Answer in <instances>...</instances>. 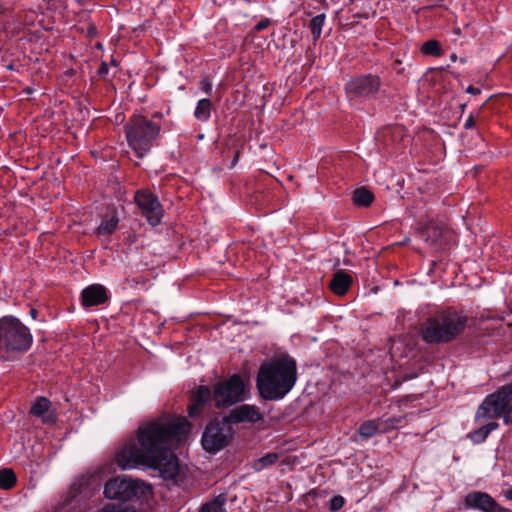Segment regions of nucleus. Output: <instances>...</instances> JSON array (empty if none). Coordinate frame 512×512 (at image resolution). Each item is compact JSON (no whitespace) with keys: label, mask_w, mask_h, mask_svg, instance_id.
I'll return each mask as SVG.
<instances>
[{"label":"nucleus","mask_w":512,"mask_h":512,"mask_svg":"<svg viewBox=\"0 0 512 512\" xmlns=\"http://www.w3.org/2000/svg\"><path fill=\"white\" fill-rule=\"evenodd\" d=\"M191 424L185 417L160 416L140 423L136 437L128 439L117 451L114 461L122 470L140 466L158 470L164 478L178 474L176 456L170 451L174 440L190 432Z\"/></svg>","instance_id":"f257e3e1"},{"label":"nucleus","mask_w":512,"mask_h":512,"mask_svg":"<svg viewBox=\"0 0 512 512\" xmlns=\"http://www.w3.org/2000/svg\"><path fill=\"white\" fill-rule=\"evenodd\" d=\"M296 381V360L283 354L260 365L256 377V387L262 399L278 401L293 389Z\"/></svg>","instance_id":"f03ea898"},{"label":"nucleus","mask_w":512,"mask_h":512,"mask_svg":"<svg viewBox=\"0 0 512 512\" xmlns=\"http://www.w3.org/2000/svg\"><path fill=\"white\" fill-rule=\"evenodd\" d=\"M248 389L242 377L234 374L224 381L214 385L213 395L207 386H199L191 396L188 407L190 417H197L204 413L213 399L217 408L230 407L247 398Z\"/></svg>","instance_id":"7ed1b4c3"},{"label":"nucleus","mask_w":512,"mask_h":512,"mask_svg":"<svg viewBox=\"0 0 512 512\" xmlns=\"http://www.w3.org/2000/svg\"><path fill=\"white\" fill-rule=\"evenodd\" d=\"M467 316L455 309H446L429 317L423 324L420 335L427 344H443L456 339L465 330Z\"/></svg>","instance_id":"20e7f679"},{"label":"nucleus","mask_w":512,"mask_h":512,"mask_svg":"<svg viewBox=\"0 0 512 512\" xmlns=\"http://www.w3.org/2000/svg\"><path fill=\"white\" fill-rule=\"evenodd\" d=\"M33 343L30 329L14 316L0 318V358L14 361L26 353Z\"/></svg>","instance_id":"39448f33"},{"label":"nucleus","mask_w":512,"mask_h":512,"mask_svg":"<svg viewBox=\"0 0 512 512\" xmlns=\"http://www.w3.org/2000/svg\"><path fill=\"white\" fill-rule=\"evenodd\" d=\"M126 138L129 145L143 157L150 149L151 142L157 138L160 126L143 116H134L125 125Z\"/></svg>","instance_id":"423d86ee"},{"label":"nucleus","mask_w":512,"mask_h":512,"mask_svg":"<svg viewBox=\"0 0 512 512\" xmlns=\"http://www.w3.org/2000/svg\"><path fill=\"white\" fill-rule=\"evenodd\" d=\"M150 490V486L141 480L116 477L105 484L104 495L109 499L125 502L145 497Z\"/></svg>","instance_id":"0eeeda50"},{"label":"nucleus","mask_w":512,"mask_h":512,"mask_svg":"<svg viewBox=\"0 0 512 512\" xmlns=\"http://www.w3.org/2000/svg\"><path fill=\"white\" fill-rule=\"evenodd\" d=\"M511 398L512 382L502 386L485 398L476 412L475 420L498 418L510 404Z\"/></svg>","instance_id":"6e6552de"},{"label":"nucleus","mask_w":512,"mask_h":512,"mask_svg":"<svg viewBox=\"0 0 512 512\" xmlns=\"http://www.w3.org/2000/svg\"><path fill=\"white\" fill-rule=\"evenodd\" d=\"M228 424L223 420L222 423L212 422L206 426L201 438L205 451L215 454L228 445L232 437V431Z\"/></svg>","instance_id":"1a4fd4ad"},{"label":"nucleus","mask_w":512,"mask_h":512,"mask_svg":"<svg viewBox=\"0 0 512 512\" xmlns=\"http://www.w3.org/2000/svg\"><path fill=\"white\" fill-rule=\"evenodd\" d=\"M135 203L151 226H157L161 223L164 210L158 197L148 189H141L135 193Z\"/></svg>","instance_id":"9d476101"},{"label":"nucleus","mask_w":512,"mask_h":512,"mask_svg":"<svg viewBox=\"0 0 512 512\" xmlns=\"http://www.w3.org/2000/svg\"><path fill=\"white\" fill-rule=\"evenodd\" d=\"M381 86L380 78L376 75L368 74L355 77L345 85V91L352 99L367 98L375 95Z\"/></svg>","instance_id":"9b49d317"},{"label":"nucleus","mask_w":512,"mask_h":512,"mask_svg":"<svg viewBox=\"0 0 512 512\" xmlns=\"http://www.w3.org/2000/svg\"><path fill=\"white\" fill-rule=\"evenodd\" d=\"M464 510H477L481 512H510L502 507L490 494L481 491H472L465 495Z\"/></svg>","instance_id":"f8f14e48"},{"label":"nucleus","mask_w":512,"mask_h":512,"mask_svg":"<svg viewBox=\"0 0 512 512\" xmlns=\"http://www.w3.org/2000/svg\"><path fill=\"white\" fill-rule=\"evenodd\" d=\"M419 234L421 238L435 250L444 248L445 245V227L435 222L431 218H427L425 221L419 223Z\"/></svg>","instance_id":"ddd939ff"},{"label":"nucleus","mask_w":512,"mask_h":512,"mask_svg":"<svg viewBox=\"0 0 512 512\" xmlns=\"http://www.w3.org/2000/svg\"><path fill=\"white\" fill-rule=\"evenodd\" d=\"M263 419V414L256 405L243 404L230 411V413L224 417V421L227 423L238 424V423H256Z\"/></svg>","instance_id":"4468645a"},{"label":"nucleus","mask_w":512,"mask_h":512,"mask_svg":"<svg viewBox=\"0 0 512 512\" xmlns=\"http://www.w3.org/2000/svg\"><path fill=\"white\" fill-rule=\"evenodd\" d=\"M107 300V289L101 284H92L81 292V303L84 307L101 305Z\"/></svg>","instance_id":"2eb2a0df"},{"label":"nucleus","mask_w":512,"mask_h":512,"mask_svg":"<svg viewBox=\"0 0 512 512\" xmlns=\"http://www.w3.org/2000/svg\"><path fill=\"white\" fill-rule=\"evenodd\" d=\"M30 413L39 417L44 423L51 424L56 421V414L51 409V402L46 397H38L33 403Z\"/></svg>","instance_id":"dca6fc26"},{"label":"nucleus","mask_w":512,"mask_h":512,"mask_svg":"<svg viewBox=\"0 0 512 512\" xmlns=\"http://www.w3.org/2000/svg\"><path fill=\"white\" fill-rule=\"evenodd\" d=\"M352 277L344 270H337L330 281L329 288L331 291L339 296L346 294L352 284Z\"/></svg>","instance_id":"f3484780"},{"label":"nucleus","mask_w":512,"mask_h":512,"mask_svg":"<svg viewBox=\"0 0 512 512\" xmlns=\"http://www.w3.org/2000/svg\"><path fill=\"white\" fill-rule=\"evenodd\" d=\"M499 427L497 422H490L470 433H468L467 438L471 440L474 444H481L485 442L489 434L496 430Z\"/></svg>","instance_id":"a211bd4d"},{"label":"nucleus","mask_w":512,"mask_h":512,"mask_svg":"<svg viewBox=\"0 0 512 512\" xmlns=\"http://www.w3.org/2000/svg\"><path fill=\"white\" fill-rule=\"evenodd\" d=\"M377 433H382L381 422L378 419L363 422L359 427V435L363 439H369Z\"/></svg>","instance_id":"6ab92c4d"},{"label":"nucleus","mask_w":512,"mask_h":512,"mask_svg":"<svg viewBox=\"0 0 512 512\" xmlns=\"http://www.w3.org/2000/svg\"><path fill=\"white\" fill-rule=\"evenodd\" d=\"M212 103L208 98L200 99L194 110V117L201 122H207L211 116Z\"/></svg>","instance_id":"aec40b11"},{"label":"nucleus","mask_w":512,"mask_h":512,"mask_svg":"<svg viewBox=\"0 0 512 512\" xmlns=\"http://www.w3.org/2000/svg\"><path fill=\"white\" fill-rule=\"evenodd\" d=\"M352 200L358 206L368 207L372 204L374 195L370 190L361 187L353 192Z\"/></svg>","instance_id":"412c9836"},{"label":"nucleus","mask_w":512,"mask_h":512,"mask_svg":"<svg viewBox=\"0 0 512 512\" xmlns=\"http://www.w3.org/2000/svg\"><path fill=\"white\" fill-rule=\"evenodd\" d=\"M118 223H119V219L116 215L111 216L109 219L102 220L96 230L97 235H99V236L111 235L116 230Z\"/></svg>","instance_id":"4be33fe9"},{"label":"nucleus","mask_w":512,"mask_h":512,"mask_svg":"<svg viewBox=\"0 0 512 512\" xmlns=\"http://www.w3.org/2000/svg\"><path fill=\"white\" fill-rule=\"evenodd\" d=\"M278 460L279 454L276 452H271L257 459L253 464V468L256 471H262L265 468L274 465Z\"/></svg>","instance_id":"5701e85b"},{"label":"nucleus","mask_w":512,"mask_h":512,"mask_svg":"<svg viewBox=\"0 0 512 512\" xmlns=\"http://www.w3.org/2000/svg\"><path fill=\"white\" fill-rule=\"evenodd\" d=\"M379 420L381 422L382 433H387L393 429H397L404 421V418L402 416H392V417L383 416V417L379 418Z\"/></svg>","instance_id":"b1692460"},{"label":"nucleus","mask_w":512,"mask_h":512,"mask_svg":"<svg viewBox=\"0 0 512 512\" xmlns=\"http://www.w3.org/2000/svg\"><path fill=\"white\" fill-rule=\"evenodd\" d=\"M16 484V475L13 470L5 468L0 471V488L8 490Z\"/></svg>","instance_id":"393cba45"},{"label":"nucleus","mask_w":512,"mask_h":512,"mask_svg":"<svg viewBox=\"0 0 512 512\" xmlns=\"http://www.w3.org/2000/svg\"><path fill=\"white\" fill-rule=\"evenodd\" d=\"M325 14H319L310 20L309 28L315 40L319 39L322 33V28L325 22Z\"/></svg>","instance_id":"a878e982"},{"label":"nucleus","mask_w":512,"mask_h":512,"mask_svg":"<svg viewBox=\"0 0 512 512\" xmlns=\"http://www.w3.org/2000/svg\"><path fill=\"white\" fill-rule=\"evenodd\" d=\"M226 502V494L221 493L218 496L214 497L212 500L206 502V504L209 506L211 512H226Z\"/></svg>","instance_id":"bb28decb"},{"label":"nucleus","mask_w":512,"mask_h":512,"mask_svg":"<svg viewBox=\"0 0 512 512\" xmlns=\"http://www.w3.org/2000/svg\"><path fill=\"white\" fill-rule=\"evenodd\" d=\"M421 52L424 55L439 57L442 54V49L438 41L428 40L422 45Z\"/></svg>","instance_id":"cd10ccee"},{"label":"nucleus","mask_w":512,"mask_h":512,"mask_svg":"<svg viewBox=\"0 0 512 512\" xmlns=\"http://www.w3.org/2000/svg\"><path fill=\"white\" fill-rule=\"evenodd\" d=\"M345 504V499L341 495H336L332 497L330 500V510L331 511H338L340 510Z\"/></svg>","instance_id":"c85d7f7f"},{"label":"nucleus","mask_w":512,"mask_h":512,"mask_svg":"<svg viewBox=\"0 0 512 512\" xmlns=\"http://www.w3.org/2000/svg\"><path fill=\"white\" fill-rule=\"evenodd\" d=\"M99 512H134L128 508L116 505H106Z\"/></svg>","instance_id":"c756f323"},{"label":"nucleus","mask_w":512,"mask_h":512,"mask_svg":"<svg viewBox=\"0 0 512 512\" xmlns=\"http://www.w3.org/2000/svg\"><path fill=\"white\" fill-rule=\"evenodd\" d=\"M201 89L202 91L207 94V95H210L211 92H212V83L209 79H203L201 81Z\"/></svg>","instance_id":"7c9ffc66"},{"label":"nucleus","mask_w":512,"mask_h":512,"mask_svg":"<svg viewBox=\"0 0 512 512\" xmlns=\"http://www.w3.org/2000/svg\"><path fill=\"white\" fill-rule=\"evenodd\" d=\"M97 73L100 77L105 78L109 73V64L103 61Z\"/></svg>","instance_id":"2f4dec72"},{"label":"nucleus","mask_w":512,"mask_h":512,"mask_svg":"<svg viewBox=\"0 0 512 512\" xmlns=\"http://www.w3.org/2000/svg\"><path fill=\"white\" fill-rule=\"evenodd\" d=\"M502 414H503L504 423L507 425L511 424L512 423V407H510L508 405Z\"/></svg>","instance_id":"473e14b6"},{"label":"nucleus","mask_w":512,"mask_h":512,"mask_svg":"<svg viewBox=\"0 0 512 512\" xmlns=\"http://www.w3.org/2000/svg\"><path fill=\"white\" fill-rule=\"evenodd\" d=\"M269 24H270L269 19H264V20H262V21H260L259 23L256 24L255 30L256 31H262V30L266 29Z\"/></svg>","instance_id":"72a5a7b5"},{"label":"nucleus","mask_w":512,"mask_h":512,"mask_svg":"<svg viewBox=\"0 0 512 512\" xmlns=\"http://www.w3.org/2000/svg\"><path fill=\"white\" fill-rule=\"evenodd\" d=\"M474 125H475V121H474V119H473V116H472V115H470V116L467 118V120L465 121V123H464V128H466V129H470V128L474 127Z\"/></svg>","instance_id":"f704fd0d"},{"label":"nucleus","mask_w":512,"mask_h":512,"mask_svg":"<svg viewBox=\"0 0 512 512\" xmlns=\"http://www.w3.org/2000/svg\"><path fill=\"white\" fill-rule=\"evenodd\" d=\"M466 92H467V93H470V94H473V95H477V94H480V93H481V90H480V88H478V87L469 86V87L466 89Z\"/></svg>","instance_id":"c9c22d12"},{"label":"nucleus","mask_w":512,"mask_h":512,"mask_svg":"<svg viewBox=\"0 0 512 512\" xmlns=\"http://www.w3.org/2000/svg\"><path fill=\"white\" fill-rule=\"evenodd\" d=\"M504 496L512 501V486L504 492Z\"/></svg>","instance_id":"e433bc0d"},{"label":"nucleus","mask_w":512,"mask_h":512,"mask_svg":"<svg viewBox=\"0 0 512 512\" xmlns=\"http://www.w3.org/2000/svg\"><path fill=\"white\" fill-rule=\"evenodd\" d=\"M198 512H211L209 506L205 503L201 506Z\"/></svg>","instance_id":"4c0bfd02"},{"label":"nucleus","mask_w":512,"mask_h":512,"mask_svg":"<svg viewBox=\"0 0 512 512\" xmlns=\"http://www.w3.org/2000/svg\"><path fill=\"white\" fill-rule=\"evenodd\" d=\"M238 157H239V151L236 152V154L232 160V163H231L232 166H234L236 164V162L238 161Z\"/></svg>","instance_id":"58836bf2"},{"label":"nucleus","mask_w":512,"mask_h":512,"mask_svg":"<svg viewBox=\"0 0 512 512\" xmlns=\"http://www.w3.org/2000/svg\"><path fill=\"white\" fill-rule=\"evenodd\" d=\"M30 314H31V316H32V318H33V319H36V316H37V310H36V309H31Z\"/></svg>","instance_id":"ea45409f"},{"label":"nucleus","mask_w":512,"mask_h":512,"mask_svg":"<svg viewBox=\"0 0 512 512\" xmlns=\"http://www.w3.org/2000/svg\"><path fill=\"white\" fill-rule=\"evenodd\" d=\"M108 64H109V66H114V67L117 66V62L114 58H111L110 63H108Z\"/></svg>","instance_id":"a19ab883"},{"label":"nucleus","mask_w":512,"mask_h":512,"mask_svg":"<svg viewBox=\"0 0 512 512\" xmlns=\"http://www.w3.org/2000/svg\"><path fill=\"white\" fill-rule=\"evenodd\" d=\"M450 60H451L452 62L457 61V55H456L455 53H452V54L450 55Z\"/></svg>","instance_id":"79ce46f5"},{"label":"nucleus","mask_w":512,"mask_h":512,"mask_svg":"<svg viewBox=\"0 0 512 512\" xmlns=\"http://www.w3.org/2000/svg\"><path fill=\"white\" fill-rule=\"evenodd\" d=\"M24 91H25L26 93H28V94H30V93H32V92H33L32 88H30V87L25 88V90H24Z\"/></svg>","instance_id":"37998d69"},{"label":"nucleus","mask_w":512,"mask_h":512,"mask_svg":"<svg viewBox=\"0 0 512 512\" xmlns=\"http://www.w3.org/2000/svg\"><path fill=\"white\" fill-rule=\"evenodd\" d=\"M380 510H381L380 508L375 507L374 510L371 512H380Z\"/></svg>","instance_id":"c03bdc74"},{"label":"nucleus","mask_w":512,"mask_h":512,"mask_svg":"<svg viewBox=\"0 0 512 512\" xmlns=\"http://www.w3.org/2000/svg\"><path fill=\"white\" fill-rule=\"evenodd\" d=\"M460 62H461L462 64H464V63H466V59H465V58H461V59H460Z\"/></svg>","instance_id":"a18cd8bd"},{"label":"nucleus","mask_w":512,"mask_h":512,"mask_svg":"<svg viewBox=\"0 0 512 512\" xmlns=\"http://www.w3.org/2000/svg\"><path fill=\"white\" fill-rule=\"evenodd\" d=\"M455 33L459 34V33H460V29H459V28H458V29H456V30H455Z\"/></svg>","instance_id":"49530a36"}]
</instances>
